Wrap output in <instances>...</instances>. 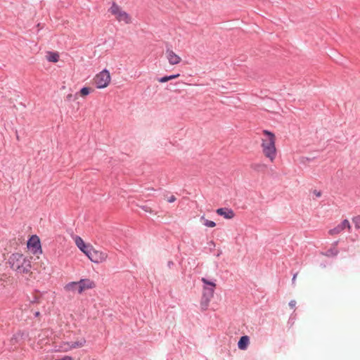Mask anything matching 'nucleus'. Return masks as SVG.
Instances as JSON below:
<instances>
[{"label":"nucleus","mask_w":360,"mask_h":360,"mask_svg":"<svg viewBox=\"0 0 360 360\" xmlns=\"http://www.w3.org/2000/svg\"><path fill=\"white\" fill-rule=\"evenodd\" d=\"M261 141V147L264 155L270 162H273L276 157V136L274 134L268 130H264Z\"/></svg>","instance_id":"nucleus-1"},{"label":"nucleus","mask_w":360,"mask_h":360,"mask_svg":"<svg viewBox=\"0 0 360 360\" xmlns=\"http://www.w3.org/2000/svg\"><path fill=\"white\" fill-rule=\"evenodd\" d=\"M8 263L11 268L18 273L27 274L30 271L31 264L30 260L19 253L13 254L8 259Z\"/></svg>","instance_id":"nucleus-2"},{"label":"nucleus","mask_w":360,"mask_h":360,"mask_svg":"<svg viewBox=\"0 0 360 360\" xmlns=\"http://www.w3.org/2000/svg\"><path fill=\"white\" fill-rule=\"evenodd\" d=\"M201 281L203 283L204 285L202 288L200 306L202 310H206L209 306L210 302L214 296L216 283L208 281L205 278H202Z\"/></svg>","instance_id":"nucleus-3"},{"label":"nucleus","mask_w":360,"mask_h":360,"mask_svg":"<svg viewBox=\"0 0 360 360\" xmlns=\"http://www.w3.org/2000/svg\"><path fill=\"white\" fill-rule=\"evenodd\" d=\"M109 11L115 16L117 20L119 22L123 21L126 24H129L131 22V17L125 11H122L120 6H118L115 2L112 4Z\"/></svg>","instance_id":"nucleus-4"},{"label":"nucleus","mask_w":360,"mask_h":360,"mask_svg":"<svg viewBox=\"0 0 360 360\" xmlns=\"http://www.w3.org/2000/svg\"><path fill=\"white\" fill-rule=\"evenodd\" d=\"M110 82V72L107 70H103L99 72L94 78V83L96 87L102 89L106 87Z\"/></svg>","instance_id":"nucleus-5"},{"label":"nucleus","mask_w":360,"mask_h":360,"mask_svg":"<svg viewBox=\"0 0 360 360\" xmlns=\"http://www.w3.org/2000/svg\"><path fill=\"white\" fill-rule=\"evenodd\" d=\"M86 255L94 263L103 262L108 257V254L105 252L97 250L93 248L88 252H86Z\"/></svg>","instance_id":"nucleus-6"},{"label":"nucleus","mask_w":360,"mask_h":360,"mask_svg":"<svg viewBox=\"0 0 360 360\" xmlns=\"http://www.w3.org/2000/svg\"><path fill=\"white\" fill-rule=\"evenodd\" d=\"M77 283L79 294L82 293L86 290L92 289L96 286L95 283L88 278L81 279L77 282Z\"/></svg>","instance_id":"nucleus-7"},{"label":"nucleus","mask_w":360,"mask_h":360,"mask_svg":"<svg viewBox=\"0 0 360 360\" xmlns=\"http://www.w3.org/2000/svg\"><path fill=\"white\" fill-rule=\"evenodd\" d=\"M165 54H166V57L168 60V62L170 65H177L181 60V58H180V56H179L172 50H171L169 49H167Z\"/></svg>","instance_id":"nucleus-8"},{"label":"nucleus","mask_w":360,"mask_h":360,"mask_svg":"<svg viewBox=\"0 0 360 360\" xmlns=\"http://www.w3.org/2000/svg\"><path fill=\"white\" fill-rule=\"evenodd\" d=\"M75 242L77 248L85 255L92 248V246L85 244L82 238L78 236L75 238Z\"/></svg>","instance_id":"nucleus-9"},{"label":"nucleus","mask_w":360,"mask_h":360,"mask_svg":"<svg viewBox=\"0 0 360 360\" xmlns=\"http://www.w3.org/2000/svg\"><path fill=\"white\" fill-rule=\"evenodd\" d=\"M217 213L220 216H223L225 219H231L233 218L235 215L233 211L231 209L226 207L217 209Z\"/></svg>","instance_id":"nucleus-10"},{"label":"nucleus","mask_w":360,"mask_h":360,"mask_svg":"<svg viewBox=\"0 0 360 360\" xmlns=\"http://www.w3.org/2000/svg\"><path fill=\"white\" fill-rule=\"evenodd\" d=\"M28 247L33 248L36 253L38 250H41L40 240L37 236H32L27 243Z\"/></svg>","instance_id":"nucleus-11"},{"label":"nucleus","mask_w":360,"mask_h":360,"mask_svg":"<svg viewBox=\"0 0 360 360\" xmlns=\"http://www.w3.org/2000/svg\"><path fill=\"white\" fill-rule=\"evenodd\" d=\"M86 343V340L84 338H82L81 340L75 342H72L71 343H67V347L64 349L66 351L68 349L79 348L82 347Z\"/></svg>","instance_id":"nucleus-12"},{"label":"nucleus","mask_w":360,"mask_h":360,"mask_svg":"<svg viewBox=\"0 0 360 360\" xmlns=\"http://www.w3.org/2000/svg\"><path fill=\"white\" fill-rule=\"evenodd\" d=\"M250 342L249 337L247 335L242 336L238 342V347L240 349L245 350L247 349L248 345Z\"/></svg>","instance_id":"nucleus-13"},{"label":"nucleus","mask_w":360,"mask_h":360,"mask_svg":"<svg viewBox=\"0 0 360 360\" xmlns=\"http://www.w3.org/2000/svg\"><path fill=\"white\" fill-rule=\"evenodd\" d=\"M65 290L66 291H75L77 290L78 292V283L77 282H70V283H68L65 286Z\"/></svg>","instance_id":"nucleus-14"},{"label":"nucleus","mask_w":360,"mask_h":360,"mask_svg":"<svg viewBox=\"0 0 360 360\" xmlns=\"http://www.w3.org/2000/svg\"><path fill=\"white\" fill-rule=\"evenodd\" d=\"M200 221L202 223L204 226L207 227L212 228L216 226V223L214 221L205 219L204 216H202L200 217Z\"/></svg>","instance_id":"nucleus-15"},{"label":"nucleus","mask_w":360,"mask_h":360,"mask_svg":"<svg viewBox=\"0 0 360 360\" xmlns=\"http://www.w3.org/2000/svg\"><path fill=\"white\" fill-rule=\"evenodd\" d=\"M344 229H342V227H341L340 226V224H338L337 226H335L334 229H330L328 233L330 235H337L338 233H340V232H342Z\"/></svg>","instance_id":"nucleus-16"},{"label":"nucleus","mask_w":360,"mask_h":360,"mask_svg":"<svg viewBox=\"0 0 360 360\" xmlns=\"http://www.w3.org/2000/svg\"><path fill=\"white\" fill-rule=\"evenodd\" d=\"M59 56L56 53H50L48 57V60L50 62L56 63L58 61Z\"/></svg>","instance_id":"nucleus-17"},{"label":"nucleus","mask_w":360,"mask_h":360,"mask_svg":"<svg viewBox=\"0 0 360 360\" xmlns=\"http://www.w3.org/2000/svg\"><path fill=\"white\" fill-rule=\"evenodd\" d=\"M352 221L356 229H360V216L354 217L352 219Z\"/></svg>","instance_id":"nucleus-18"},{"label":"nucleus","mask_w":360,"mask_h":360,"mask_svg":"<svg viewBox=\"0 0 360 360\" xmlns=\"http://www.w3.org/2000/svg\"><path fill=\"white\" fill-rule=\"evenodd\" d=\"M340 226L342 227L343 229L345 228H348L349 229L351 228L350 224L347 219L343 220L341 224H340Z\"/></svg>","instance_id":"nucleus-19"},{"label":"nucleus","mask_w":360,"mask_h":360,"mask_svg":"<svg viewBox=\"0 0 360 360\" xmlns=\"http://www.w3.org/2000/svg\"><path fill=\"white\" fill-rule=\"evenodd\" d=\"M90 93V88L89 87H83L80 90V94L82 96H87Z\"/></svg>","instance_id":"nucleus-20"},{"label":"nucleus","mask_w":360,"mask_h":360,"mask_svg":"<svg viewBox=\"0 0 360 360\" xmlns=\"http://www.w3.org/2000/svg\"><path fill=\"white\" fill-rule=\"evenodd\" d=\"M251 167L255 170H259L261 167H264V165L253 164Z\"/></svg>","instance_id":"nucleus-21"},{"label":"nucleus","mask_w":360,"mask_h":360,"mask_svg":"<svg viewBox=\"0 0 360 360\" xmlns=\"http://www.w3.org/2000/svg\"><path fill=\"white\" fill-rule=\"evenodd\" d=\"M158 81L161 83H165V82H167L169 80V78H168V76H165V77H160L158 79Z\"/></svg>","instance_id":"nucleus-22"},{"label":"nucleus","mask_w":360,"mask_h":360,"mask_svg":"<svg viewBox=\"0 0 360 360\" xmlns=\"http://www.w3.org/2000/svg\"><path fill=\"white\" fill-rule=\"evenodd\" d=\"M328 255H337L338 251L336 249H330V250L328 251Z\"/></svg>","instance_id":"nucleus-23"},{"label":"nucleus","mask_w":360,"mask_h":360,"mask_svg":"<svg viewBox=\"0 0 360 360\" xmlns=\"http://www.w3.org/2000/svg\"><path fill=\"white\" fill-rule=\"evenodd\" d=\"M179 77V74H176V75H169V76H168V78H169V80H171V79H176V78H177Z\"/></svg>","instance_id":"nucleus-24"},{"label":"nucleus","mask_w":360,"mask_h":360,"mask_svg":"<svg viewBox=\"0 0 360 360\" xmlns=\"http://www.w3.org/2000/svg\"><path fill=\"white\" fill-rule=\"evenodd\" d=\"M175 200H176V198H175V196H174V195H172V196H170V197L168 198V200H167V201H168L169 202H174Z\"/></svg>","instance_id":"nucleus-25"},{"label":"nucleus","mask_w":360,"mask_h":360,"mask_svg":"<svg viewBox=\"0 0 360 360\" xmlns=\"http://www.w3.org/2000/svg\"><path fill=\"white\" fill-rule=\"evenodd\" d=\"M314 194L318 198L321 196V192L316 190L314 191Z\"/></svg>","instance_id":"nucleus-26"},{"label":"nucleus","mask_w":360,"mask_h":360,"mask_svg":"<svg viewBox=\"0 0 360 360\" xmlns=\"http://www.w3.org/2000/svg\"><path fill=\"white\" fill-rule=\"evenodd\" d=\"M295 304H296V301H295V300H291V301L289 302V306H290L291 308L295 307Z\"/></svg>","instance_id":"nucleus-27"},{"label":"nucleus","mask_w":360,"mask_h":360,"mask_svg":"<svg viewBox=\"0 0 360 360\" xmlns=\"http://www.w3.org/2000/svg\"><path fill=\"white\" fill-rule=\"evenodd\" d=\"M142 208L146 212H151V209L148 206H143Z\"/></svg>","instance_id":"nucleus-28"},{"label":"nucleus","mask_w":360,"mask_h":360,"mask_svg":"<svg viewBox=\"0 0 360 360\" xmlns=\"http://www.w3.org/2000/svg\"><path fill=\"white\" fill-rule=\"evenodd\" d=\"M297 276V273H295V274L293 275V277H292V284H295V279H296Z\"/></svg>","instance_id":"nucleus-29"},{"label":"nucleus","mask_w":360,"mask_h":360,"mask_svg":"<svg viewBox=\"0 0 360 360\" xmlns=\"http://www.w3.org/2000/svg\"><path fill=\"white\" fill-rule=\"evenodd\" d=\"M174 262L172 261H169L167 262V266H168L169 268H171L172 266H174Z\"/></svg>","instance_id":"nucleus-30"},{"label":"nucleus","mask_w":360,"mask_h":360,"mask_svg":"<svg viewBox=\"0 0 360 360\" xmlns=\"http://www.w3.org/2000/svg\"><path fill=\"white\" fill-rule=\"evenodd\" d=\"M71 98H72V94H68V95L67 96V98H68V100H70V99H71Z\"/></svg>","instance_id":"nucleus-31"},{"label":"nucleus","mask_w":360,"mask_h":360,"mask_svg":"<svg viewBox=\"0 0 360 360\" xmlns=\"http://www.w3.org/2000/svg\"><path fill=\"white\" fill-rule=\"evenodd\" d=\"M39 314H39V311H37V312L34 314L35 316H39Z\"/></svg>","instance_id":"nucleus-32"}]
</instances>
